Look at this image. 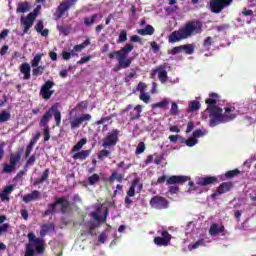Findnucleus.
<instances>
[{"label": "nucleus", "mask_w": 256, "mask_h": 256, "mask_svg": "<svg viewBox=\"0 0 256 256\" xmlns=\"http://www.w3.org/2000/svg\"><path fill=\"white\" fill-rule=\"evenodd\" d=\"M203 33V22L199 20H191L185 23L184 27L173 31L169 37V43H179L184 39H189L195 35H201Z\"/></svg>", "instance_id": "nucleus-1"}, {"label": "nucleus", "mask_w": 256, "mask_h": 256, "mask_svg": "<svg viewBox=\"0 0 256 256\" xmlns=\"http://www.w3.org/2000/svg\"><path fill=\"white\" fill-rule=\"evenodd\" d=\"M135 49V45L127 43L120 50L110 52L108 54L109 59H115L117 57L118 64L113 68V71H121V69H129L131 63L135 61V57H128L129 53Z\"/></svg>", "instance_id": "nucleus-2"}, {"label": "nucleus", "mask_w": 256, "mask_h": 256, "mask_svg": "<svg viewBox=\"0 0 256 256\" xmlns=\"http://www.w3.org/2000/svg\"><path fill=\"white\" fill-rule=\"evenodd\" d=\"M235 106H227L224 108H214L212 112V119L210 120V127H217V125L230 123L237 119V113H235Z\"/></svg>", "instance_id": "nucleus-3"}, {"label": "nucleus", "mask_w": 256, "mask_h": 256, "mask_svg": "<svg viewBox=\"0 0 256 256\" xmlns=\"http://www.w3.org/2000/svg\"><path fill=\"white\" fill-rule=\"evenodd\" d=\"M27 237L29 242L26 244L24 256H35V251L38 255H43L45 253V240L37 238L33 232H29Z\"/></svg>", "instance_id": "nucleus-4"}, {"label": "nucleus", "mask_w": 256, "mask_h": 256, "mask_svg": "<svg viewBox=\"0 0 256 256\" xmlns=\"http://www.w3.org/2000/svg\"><path fill=\"white\" fill-rule=\"evenodd\" d=\"M58 205H61L60 212L62 215H65L71 211V202H69V200H67L65 197H59L55 200V202L48 204L49 209L45 210L44 215L49 216L57 213Z\"/></svg>", "instance_id": "nucleus-5"}, {"label": "nucleus", "mask_w": 256, "mask_h": 256, "mask_svg": "<svg viewBox=\"0 0 256 256\" xmlns=\"http://www.w3.org/2000/svg\"><path fill=\"white\" fill-rule=\"evenodd\" d=\"M140 179L138 177L134 178L131 182V185L126 192V197L124 199V205L126 209H129L133 205V200L131 197H135V188L137 187V193H141L143 191V183H140Z\"/></svg>", "instance_id": "nucleus-6"}, {"label": "nucleus", "mask_w": 256, "mask_h": 256, "mask_svg": "<svg viewBox=\"0 0 256 256\" xmlns=\"http://www.w3.org/2000/svg\"><path fill=\"white\" fill-rule=\"evenodd\" d=\"M165 181L166 185H183V183L189 181V177L173 175L167 179V176L163 175L159 177L156 182H152V185H161V183H165Z\"/></svg>", "instance_id": "nucleus-7"}, {"label": "nucleus", "mask_w": 256, "mask_h": 256, "mask_svg": "<svg viewBox=\"0 0 256 256\" xmlns=\"http://www.w3.org/2000/svg\"><path fill=\"white\" fill-rule=\"evenodd\" d=\"M21 152H14L10 154L9 164H3V173L11 174L17 169V165L21 163Z\"/></svg>", "instance_id": "nucleus-8"}, {"label": "nucleus", "mask_w": 256, "mask_h": 256, "mask_svg": "<svg viewBox=\"0 0 256 256\" xmlns=\"http://www.w3.org/2000/svg\"><path fill=\"white\" fill-rule=\"evenodd\" d=\"M231 5H233V0H210L209 9L211 13L219 15V13H222L224 9L231 7Z\"/></svg>", "instance_id": "nucleus-9"}, {"label": "nucleus", "mask_w": 256, "mask_h": 256, "mask_svg": "<svg viewBox=\"0 0 256 256\" xmlns=\"http://www.w3.org/2000/svg\"><path fill=\"white\" fill-rule=\"evenodd\" d=\"M121 132L118 129H112L107 133L106 137L102 140V147L107 149V147H115L119 143V134Z\"/></svg>", "instance_id": "nucleus-10"}, {"label": "nucleus", "mask_w": 256, "mask_h": 256, "mask_svg": "<svg viewBox=\"0 0 256 256\" xmlns=\"http://www.w3.org/2000/svg\"><path fill=\"white\" fill-rule=\"evenodd\" d=\"M219 94L212 92L209 94V98L206 99L205 103L207 105L206 111L209 113V119L213 118V111L215 109H221V107L217 106V102L219 101Z\"/></svg>", "instance_id": "nucleus-11"}, {"label": "nucleus", "mask_w": 256, "mask_h": 256, "mask_svg": "<svg viewBox=\"0 0 256 256\" xmlns=\"http://www.w3.org/2000/svg\"><path fill=\"white\" fill-rule=\"evenodd\" d=\"M150 207H152V209H158V210H162V209H169V200H167L165 197L163 196H153L150 199Z\"/></svg>", "instance_id": "nucleus-12"}, {"label": "nucleus", "mask_w": 256, "mask_h": 256, "mask_svg": "<svg viewBox=\"0 0 256 256\" xmlns=\"http://www.w3.org/2000/svg\"><path fill=\"white\" fill-rule=\"evenodd\" d=\"M77 4V0H65L59 4V6L56 9V17L57 19H61L65 13H67L68 10L73 7V5Z\"/></svg>", "instance_id": "nucleus-13"}, {"label": "nucleus", "mask_w": 256, "mask_h": 256, "mask_svg": "<svg viewBox=\"0 0 256 256\" xmlns=\"http://www.w3.org/2000/svg\"><path fill=\"white\" fill-rule=\"evenodd\" d=\"M184 53L186 55H193L195 53V45L193 44H184L172 48L169 52L170 55H179V53Z\"/></svg>", "instance_id": "nucleus-14"}, {"label": "nucleus", "mask_w": 256, "mask_h": 256, "mask_svg": "<svg viewBox=\"0 0 256 256\" xmlns=\"http://www.w3.org/2000/svg\"><path fill=\"white\" fill-rule=\"evenodd\" d=\"M161 236H157L154 238L155 245H157L158 247H167L171 245V239H173V236L169 234V231H162Z\"/></svg>", "instance_id": "nucleus-15"}, {"label": "nucleus", "mask_w": 256, "mask_h": 256, "mask_svg": "<svg viewBox=\"0 0 256 256\" xmlns=\"http://www.w3.org/2000/svg\"><path fill=\"white\" fill-rule=\"evenodd\" d=\"M55 87V82L47 80L40 89V95L43 99H51L55 91L51 90Z\"/></svg>", "instance_id": "nucleus-16"}, {"label": "nucleus", "mask_w": 256, "mask_h": 256, "mask_svg": "<svg viewBox=\"0 0 256 256\" xmlns=\"http://www.w3.org/2000/svg\"><path fill=\"white\" fill-rule=\"evenodd\" d=\"M91 119H92L91 114H82L81 116L74 118L70 122V127L72 130L79 129L81 125L85 123V121H91Z\"/></svg>", "instance_id": "nucleus-17"}, {"label": "nucleus", "mask_w": 256, "mask_h": 256, "mask_svg": "<svg viewBox=\"0 0 256 256\" xmlns=\"http://www.w3.org/2000/svg\"><path fill=\"white\" fill-rule=\"evenodd\" d=\"M101 213H103V209L98 208L95 212L91 213V217L97 221V223H106L107 217H109V210L107 208L104 209V215L101 216Z\"/></svg>", "instance_id": "nucleus-18"}, {"label": "nucleus", "mask_w": 256, "mask_h": 256, "mask_svg": "<svg viewBox=\"0 0 256 256\" xmlns=\"http://www.w3.org/2000/svg\"><path fill=\"white\" fill-rule=\"evenodd\" d=\"M217 181V176L199 177L196 180V185H199L200 187H207V185H215Z\"/></svg>", "instance_id": "nucleus-19"}, {"label": "nucleus", "mask_w": 256, "mask_h": 256, "mask_svg": "<svg viewBox=\"0 0 256 256\" xmlns=\"http://www.w3.org/2000/svg\"><path fill=\"white\" fill-rule=\"evenodd\" d=\"M53 118V108H49L47 112L42 116L39 122V127L49 128V121Z\"/></svg>", "instance_id": "nucleus-20"}, {"label": "nucleus", "mask_w": 256, "mask_h": 256, "mask_svg": "<svg viewBox=\"0 0 256 256\" xmlns=\"http://www.w3.org/2000/svg\"><path fill=\"white\" fill-rule=\"evenodd\" d=\"M21 23L24 25L23 34L29 33V29L33 27V23H35V19H33L32 15H27L25 18H21Z\"/></svg>", "instance_id": "nucleus-21"}, {"label": "nucleus", "mask_w": 256, "mask_h": 256, "mask_svg": "<svg viewBox=\"0 0 256 256\" xmlns=\"http://www.w3.org/2000/svg\"><path fill=\"white\" fill-rule=\"evenodd\" d=\"M141 113H143V106L138 104L129 113L130 121H137L141 119Z\"/></svg>", "instance_id": "nucleus-22"}, {"label": "nucleus", "mask_w": 256, "mask_h": 256, "mask_svg": "<svg viewBox=\"0 0 256 256\" xmlns=\"http://www.w3.org/2000/svg\"><path fill=\"white\" fill-rule=\"evenodd\" d=\"M49 233H55V225L53 223H45L41 225L40 237L43 239Z\"/></svg>", "instance_id": "nucleus-23"}, {"label": "nucleus", "mask_w": 256, "mask_h": 256, "mask_svg": "<svg viewBox=\"0 0 256 256\" xmlns=\"http://www.w3.org/2000/svg\"><path fill=\"white\" fill-rule=\"evenodd\" d=\"M20 73H22L24 81H29L31 79V65L29 63L24 62L19 67Z\"/></svg>", "instance_id": "nucleus-24"}, {"label": "nucleus", "mask_w": 256, "mask_h": 256, "mask_svg": "<svg viewBox=\"0 0 256 256\" xmlns=\"http://www.w3.org/2000/svg\"><path fill=\"white\" fill-rule=\"evenodd\" d=\"M39 195H41V193L38 190H33L31 193L24 195L22 201H24V203H31V201H37V199H39Z\"/></svg>", "instance_id": "nucleus-25"}, {"label": "nucleus", "mask_w": 256, "mask_h": 256, "mask_svg": "<svg viewBox=\"0 0 256 256\" xmlns=\"http://www.w3.org/2000/svg\"><path fill=\"white\" fill-rule=\"evenodd\" d=\"M123 179H125V174H118L117 170H113L107 181L108 183H114L115 181L123 183Z\"/></svg>", "instance_id": "nucleus-26"}, {"label": "nucleus", "mask_w": 256, "mask_h": 256, "mask_svg": "<svg viewBox=\"0 0 256 256\" xmlns=\"http://www.w3.org/2000/svg\"><path fill=\"white\" fill-rule=\"evenodd\" d=\"M233 189V182H223L218 187L219 195H223L224 193H229Z\"/></svg>", "instance_id": "nucleus-27"}, {"label": "nucleus", "mask_w": 256, "mask_h": 256, "mask_svg": "<svg viewBox=\"0 0 256 256\" xmlns=\"http://www.w3.org/2000/svg\"><path fill=\"white\" fill-rule=\"evenodd\" d=\"M89 155H91V150H79L72 156V158L74 159V161H77V159H79L80 161H85V159H87Z\"/></svg>", "instance_id": "nucleus-28"}, {"label": "nucleus", "mask_w": 256, "mask_h": 256, "mask_svg": "<svg viewBox=\"0 0 256 256\" xmlns=\"http://www.w3.org/2000/svg\"><path fill=\"white\" fill-rule=\"evenodd\" d=\"M49 173H50L49 168L45 169L42 173L41 178H36L34 180V182H33L34 187H37V186L41 185V183H45V181H48Z\"/></svg>", "instance_id": "nucleus-29"}, {"label": "nucleus", "mask_w": 256, "mask_h": 256, "mask_svg": "<svg viewBox=\"0 0 256 256\" xmlns=\"http://www.w3.org/2000/svg\"><path fill=\"white\" fill-rule=\"evenodd\" d=\"M225 231V226L219 224H211L210 229H209V234L210 235H219V233H223Z\"/></svg>", "instance_id": "nucleus-30"}, {"label": "nucleus", "mask_w": 256, "mask_h": 256, "mask_svg": "<svg viewBox=\"0 0 256 256\" xmlns=\"http://www.w3.org/2000/svg\"><path fill=\"white\" fill-rule=\"evenodd\" d=\"M50 109H52V115H54L56 127H59V125H61V111H59L57 105H53Z\"/></svg>", "instance_id": "nucleus-31"}, {"label": "nucleus", "mask_w": 256, "mask_h": 256, "mask_svg": "<svg viewBox=\"0 0 256 256\" xmlns=\"http://www.w3.org/2000/svg\"><path fill=\"white\" fill-rule=\"evenodd\" d=\"M43 20H39L38 23L35 25L34 29L37 31V33H40L42 37H48L49 36V29L43 30Z\"/></svg>", "instance_id": "nucleus-32"}, {"label": "nucleus", "mask_w": 256, "mask_h": 256, "mask_svg": "<svg viewBox=\"0 0 256 256\" xmlns=\"http://www.w3.org/2000/svg\"><path fill=\"white\" fill-rule=\"evenodd\" d=\"M158 79L161 83H167V70H165V66H158Z\"/></svg>", "instance_id": "nucleus-33"}, {"label": "nucleus", "mask_w": 256, "mask_h": 256, "mask_svg": "<svg viewBox=\"0 0 256 256\" xmlns=\"http://www.w3.org/2000/svg\"><path fill=\"white\" fill-rule=\"evenodd\" d=\"M87 145V138L80 139L71 149V153H77L83 149V146Z\"/></svg>", "instance_id": "nucleus-34"}, {"label": "nucleus", "mask_w": 256, "mask_h": 256, "mask_svg": "<svg viewBox=\"0 0 256 256\" xmlns=\"http://www.w3.org/2000/svg\"><path fill=\"white\" fill-rule=\"evenodd\" d=\"M153 33H155V28H153L151 25H147L145 28L138 30V35L142 36L153 35Z\"/></svg>", "instance_id": "nucleus-35"}, {"label": "nucleus", "mask_w": 256, "mask_h": 256, "mask_svg": "<svg viewBox=\"0 0 256 256\" xmlns=\"http://www.w3.org/2000/svg\"><path fill=\"white\" fill-rule=\"evenodd\" d=\"M201 109V103L199 101L194 100L190 102L188 106V113H195V111H199Z\"/></svg>", "instance_id": "nucleus-36"}, {"label": "nucleus", "mask_w": 256, "mask_h": 256, "mask_svg": "<svg viewBox=\"0 0 256 256\" xmlns=\"http://www.w3.org/2000/svg\"><path fill=\"white\" fill-rule=\"evenodd\" d=\"M169 106V99H164L160 102L152 104V109H165Z\"/></svg>", "instance_id": "nucleus-37"}, {"label": "nucleus", "mask_w": 256, "mask_h": 256, "mask_svg": "<svg viewBox=\"0 0 256 256\" xmlns=\"http://www.w3.org/2000/svg\"><path fill=\"white\" fill-rule=\"evenodd\" d=\"M29 9H30L29 2H22L18 4L16 11L17 13H27Z\"/></svg>", "instance_id": "nucleus-38"}, {"label": "nucleus", "mask_w": 256, "mask_h": 256, "mask_svg": "<svg viewBox=\"0 0 256 256\" xmlns=\"http://www.w3.org/2000/svg\"><path fill=\"white\" fill-rule=\"evenodd\" d=\"M99 17V14H93L91 17H85L84 18V25L86 27H91L94 23L95 20Z\"/></svg>", "instance_id": "nucleus-39"}, {"label": "nucleus", "mask_w": 256, "mask_h": 256, "mask_svg": "<svg viewBox=\"0 0 256 256\" xmlns=\"http://www.w3.org/2000/svg\"><path fill=\"white\" fill-rule=\"evenodd\" d=\"M36 161H37V153H34L26 161V164L24 166L25 171H27L28 167H31L32 165H35Z\"/></svg>", "instance_id": "nucleus-40"}, {"label": "nucleus", "mask_w": 256, "mask_h": 256, "mask_svg": "<svg viewBox=\"0 0 256 256\" xmlns=\"http://www.w3.org/2000/svg\"><path fill=\"white\" fill-rule=\"evenodd\" d=\"M89 45H91V40L86 39L81 44L75 45L74 51H76V52L83 51V49H85V47H89Z\"/></svg>", "instance_id": "nucleus-41"}, {"label": "nucleus", "mask_w": 256, "mask_h": 256, "mask_svg": "<svg viewBox=\"0 0 256 256\" xmlns=\"http://www.w3.org/2000/svg\"><path fill=\"white\" fill-rule=\"evenodd\" d=\"M88 184L89 185H97L101 181V178L99 177V174L94 173L90 177H88Z\"/></svg>", "instance_id": "nucleus-42"}, {"label": "nucleus", "mask_w": 256, "mask_h": 256, "mask_svg": "<svg viewBox=\"0 0 256 256\" xmlns=\"http://www.w3.org/2000/svg\"><path fill=\"white\" fill-rule=\"evenodd\" d=\"M45 72V66H36L32 69V75L34 77H39V75H43Z\"/></svg>", "instance_id": "nucleus-43"}, {"label": "nucleus", "mask_w": 256, "mask_h": 256, "mask_svg": "<svg viewBox=\"0 0 256 256\" xmlns=\"http://www.w3.org/2000/svg\"><path fill=\"white\" fill-rule=\"evenodd\" d=\"M57 29L60 33H62V35H64L65 37H67V35H69V33H71V27L69 26H65V25H58Z\"/></svg>", "instance_id": "nucleus-44"}, {"label": "nucleus", "mask_w": 256, "mask_h": 256, "mask_svg": "<svg viewBox=\"0 0 256 256\" xmlns=\"http://www.w3.org/2000/svg\"><path fill=\"white\" fill-rule=\"evenodd\" d=\"M11 119V113H9L7 110H3L0 113V123H6V121H9Z\"/></svg>", "instance_id": "nucleus-45"}, {"label": "nucleus", "mask_w": 256, "mask_h": 256, "mask_svg": "<svg viewBox=\"0 0 256 256\" xmlns=\"http://www.w3.org/2000/svg\"><path fill=\"white\" fill-rule=\"evenodd\" d=\"M43 54H36L31 61V67H39V63H41V59Z\"/></svg>", "instance_id": "nucleus-46"}, {"label": "nucleus", "mask_w": 256, "mask_h": 256, "mask_svg": "<svg viewBox=\"0 0 256 256\" xmlns=\"http://www.w3.org/2000/svg\"><path fill=\"white\" fill-rule=\"evenodd\" d=\"M239 173H241V171L236 168L234 170L227 171L225 173V177H226V179H233V177H237V175H239Z\"/></svg>", "instance_id": "nucleus-47"}, {"label": "nucleus", "mask_w": 256, "mask_h": 256, "mask_svg": "<svg viewBox=\"0 0 256 256\" xmlns=\"http://www.w3.org/2000/svg\"><path fill=\"white\" fill-rule=\"evenodd\" d=\"M169 115H179V106L177 105V102H172Z\"/></svg>", "instance_id": "nucleus-48"}, {"label": "nucleus", "mask_w": 256, "mask_h": 256, "mask_svg": "<svg viewBox=\"0 0 256 256\" xmlns=\"http://www.w3.org/2000/svg\"><path fill=\"white\" fill-rule=\"evenodd\" d=\"M205 246V239H199L194 244L189 246V249H199V247Z\"/></svg>", "instance_id": "nucleus-49"}, {"label": "nucleus", "mask_w": 256, "mask_h": 256, "mask_svg": "<svg viewBox=\"0 0 256 256\" xmlns=\"http://www.w3.org/2000/svg\"><path fill=\"white\" fill-rule=\"evenodd\" d=\"M211 45H213V38L211 36H208L203 42V47L204 49H207V51H209V49H211Z\"/></svg>", "instance_id": "nucleus-50"}, {"label": "nucleus", "mask_w": 256, "mask_h": 256, "mask_svg": "<svg viewBox=\"0 0 256 256\" xmlns=\"http://www.w3.org/2000/svg\"><path fill=\"white\" fill-rule=\"evenodd\" d=\"M127 41V30H121L117 43H125Z\"/></svg>", "instance_id": "nucleus-51"}, {"label": "nucleus", "mask_w": 256, "mask_h": 256, "mask_svg": "<svg viewBox=\"0 0 256 256\" xmlns=\"http://www.w3.org/2000/svg\"><path fill=\"white\" fill-rule=\"evenodd\" d=\"M111 119H113V114L106 116V117H102L100 120L96 121L95 124L96 125H105V123L111 121Z\"/></svg>", "instance_id": "nucleus-52"}, {"label": "nucleus", "mask_w": 256, "mask_h": 256, "mask_svg": "<svg viewBox=\"0 0 256 256\" xmlns=\"http://www.w3.org/2000/svg\"><path fill=\"white\" fill-rule=\"evenodd\" d=\"M111 155V151L103 149L98 153V159L103 160L105 157H109Z\"/></svg>", "instance_id": "nucleus-53"}, {"label": "nucleus", "mask_w": 256, "mask_h": 256, "mask_svg": "<svg viewBox=\"0 0 256 256\" xmlns=\"http://www.w3.org/2000/svg\"><path fill=\"white\" fill-rule=\"evenodd\" d=\"M185 141V145H187V147H195V144L199 142V140H197L194 137H191Z\"/></svg>", "instance_id": "nucleus-54"}, {"label": "nucleus", "mask_w": 256, "mask_h": 256, "mask_svg": "<svg viewBox=\"0 0 256 256\" xmlns=\"http://www.w3.org/2000/svg\"><path fill=\"white\" fill-rule=\"evenodd\" d=\"M141 153H145V142H140L136 148L135 154L141 155Z\"/></svg>", "instance_id": "nucleus-55"}, {"label": "nucleus", "mask_w": 256, "mask_h": 256, "mask_svg": "<svg viewBox=\"0 0 256 256\" xmlns=\"http://www.w3.org/2000/svg\"><path fill=\"white\" fill-rule=\"evenodd\" d=\"M43 137H44V143H47V141L51 139V130H49V128L43 129Z\"/></svg>", "instance_id": "nucleus-56"}, {"label": "nucleus", "mask_w": 256, "mask_h": 256, "mask_svg": "<svg viewBox=\"0 0 256 256\" xmlns=\"http://www.w3.org/2000/svg\"><path fill=\"white\" fill-rule=\"evenodd\" d=\"M139 99L144 103H149L151 101V96L145 92L140 93Z\"/></svg>", "instance_id": "nucleus-57"}, {"label": "nucleus", "mask_w": 256, "mask_h": 256, "mask_svg": "<svg viewBox=\"0 0 256 256\" xmlns=\"http://www.w3.org/2000/svg\"><path fill=\"white\" fill-rule=\"evenodd\" d=\"M87 107H89V102L87 101H81L77 104V109H79V111H85L87 110Z\"/></svg>", "instance_id": "nucleus-58"}, {"label": "nucleus", "mask_w": 256, "mask_h": 256, "mask_svg": "<svg viewBox=\"0 0 256 256\" xmlns=\"http://www.w3.org/2000/svg\"><path fill=\"white\" fill-rule=\"evenodd\" d=\"M130 43H139L140 45H143V39L138 35H132L130 37Z\"/></svg>", "instance_id": "nucleus-59"}, {"label": "nucleus", "mask_w": 256, "mask_h": 256, "mask_svg": "<svg viewBox=\"0 0 256 256\" xmlns=\"http://www.w3.org/2000/svg\"><path fill=\"white\" fill-rule=\"evenodd\" d=\"M205 135V132H203L201 129H197L193 132V138L199 139V137H203Z\"/></svg>", "instance_id": "nucleus-60"}, {"label": "nucleus", "mask_w": 256, "mask_h": 256, "mask_svg": "<svg viewBox=\"0 0 256 256\" xmlns=\"http://www.w3.org/2000/svg\"><path fill=\"white\" fill-rule=\"evenodd\" d=\"M91 61V55L82 57L78 62L77 65H84V63H89Z\"/></svg>", "instance_id": "nucleus-61"}, {"label": "nucleus", "mask_w": 256, "mask_h": 256, "mask_svg": "<svg viewBox=\"0 0 256 256\" xmlns=\"http://www.w3.org/2000/svg\"><path fill=\"white\" fill-rule=\"evenodd\" d=\"M9 231V223H4L0 226V235H3V233H7Z\"/></svg>", "instance_id": "nucleus-62"}, {"label": "nucleus", "mask_w": 256, "mask_h": 256, "mask_svg": "<svg viewBox=\"0 0 256 256\" xmlns=\"http://www.w3.org/2000/svg\"><path fill=\"white\" fill-rule=\"evenodd\" d=\"M145 89H147V84L144 82L138 83L137 91H140V93H145Z\"/></svg>", "instance_id": "nucleus-63"}, {"label": "nucleus", "mask_w": 256, "mask_h": 256, "mask_svg": "<svg viewBox=\"0 0 256 256\" xmlns=\"http://www.w3.org/2000/svg\"><path fill=\"white\" fill-rule=\"evenodd\" d=\"M250 109H254L256 111V98H251L248 100Z\"/></svg>", "instance_id": "nucleus-64"}]
</instances>
